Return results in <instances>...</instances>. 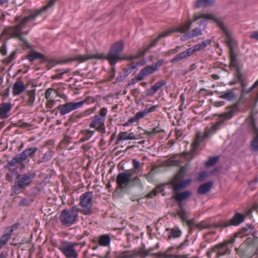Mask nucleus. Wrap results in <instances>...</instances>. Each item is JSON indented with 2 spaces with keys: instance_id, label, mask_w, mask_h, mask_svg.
<instances>
[{
  "instance_id": "11",
  "label": "nucleus",
  "mask_w": 258,
  "mask_h": 258,
  "mask_svg": "<svg viewBox=\"0 0 258 258\" xmlns=\"http://www.w3.org/2000/svg\"><path fill=\"white\" fill-rule=\"evenodd\" d=\"M93 192L88 191L83 194L80 197L79 205L82 209H80V212L86 215H90L93 213Z\"/></svg>"
},
{
  "instance_id": "34",
  "label": "nucleus",
  "mask_w": 258,
  "mask_h": 258,
  "mask_svg": "<svg viewBox=\"0 0 258 258\" xmlns=\"http://www.w3.org/2000/svg\"><path fill=\"white\" fill-rule=\"evenodd\" d=\"M34 201V199L32 197H25L23 198L18 203V206L19 207H28L31 205Z\"/></svg>"
},
{
  "instance_id": "27",
  "label": "nucleus",
  "mask_w": 258,
  "mask_h": 258,
  "mask_svg": "<svg viewBox=\"0 0 258 258\" xmlns=\"http://www.w3.org/2000/svg\"><path fill=\"white\" fill-rule=\"evenodd\" d=\"M54 152L51 150H48L46 152L42 157H40L36 161V163L37 164H40L42 163H46L50 160Z\"/></svg>"
},
{
  "instance_id": "37",
  "label": "nucleus",
  "mask_w": 258,
  "mask_h": 258,
  "mask_svg": "<svg viewBox=\"0 0 258 258\" xmlns=\"http://www.w3.org/2000/svg\"><path fill=\"white\" fill-rule=\"evenodd\" d=\"M163 185H157L154 189L151 190L147 196L148 198H152L154 196H156L158 192H162L164 191V188H163Z\"/></svg>"
},
{
  "instance_id": "58",
  "label": "nucleus",
  "mask_w": 258,
  "mask_h": 258,
  "mask_svg": "<svg viewBox=\"0 0 258 258\" xmlns=\"http://www.w3.org/2000/svg\"><path fill=\"white\" fill-rule=\"evenodd\" d=\"M184 222L186 223V225L188 226H194L196 228H197V223H195V219H190V220H188L187 219Z\"/></svg>"
},
{
  "instance_id": "48",
  "label": "nucleus",
  "mask_w": 258,
  "mask_h": 258,
  "mask_svg": "<svg viewBox=\"0 0 258 258\" xmlns=\"http://www.w3.org/2000/svg\"><path fill=\"white\" fill-rule=\"evenodd\" d=\"M160 131H161L159 129V127L157 126L153 128L151 131H146L144 134L151 137L153 135L159 134L160 132Z\"/></svg>"
},
{
  "instance_id": "16",
  "label": "nucleus",
  "mask_w": 258,
  "mask_h": 258,
  "mask_svg": "<svg viewBox=\"0 0 258 258\" xmlns=\"http://www.w3.org/2000/svg\"><path fill=\"white\" fill-rule=\"evenodd\" d=\"M82 106V103L70 102L63 104L59 105L56 108L59 110L61 116L69 113L71 111L77 109Z\"/></svg>"
},
{
  "instance_id": "52",
  "label": "nucleus",
  "mask_w": 258,
  "mask_h": 258,
  "mask_svg": "<svg viewBox=\"0 0 258 258\" xmlns=\"http://www.w3.org/2000/svg\"><path fill=\"white\" fill-rule=\"evenodd\" d=\"M70 72V69H68L66 70L65 71H63V72H62L61 73H58L57 74H55L54 75L52 76L51 78L53 80L57 79H61L62 77V75L63 74H68Z\"/></svg>"
},
{
  "instance_id": "46",
  "label": "nucleus",
  "mask_w": 258,
  "mask_h": 258,
  "mask_svg": "<svg viewBox=\"0 0 258 258\" xmlns=\"http://www.w3.org/2000/svg\"><path fill=\"white\" fill-rule=\"evenodd\" d=\"M16 54V51H13L8 57H6L5 59L3 60V63L5 65H8L10 63H11L12 61V60H13L15 59V56Z\"/></svg>"
},
{
  "instance_id": "26",
  "label": "nucleus",
  "mask_w": 258,
  "mask_h": 258,
  "mask_svg": "<svg viewBox=\"0 0 258 258\" xmlns=\"http://www.w3.org/2000/svg\"><path fill=\"white\" fill-rule=\"evenodd\" d=\"M192 54L191 52L190 51L189 48L186 49L185 51H183L180 53L177 54L175 57H174L171 60L170 62L173 63H175L180 60H183L190 56Z\"/></svg>"
},
{
  "instance_id": "54",
  "label": "nucleus",
  "mask_w": 258,
  "mask_h": 258,
  "mask_svg": "<svg viewBox=\"0 0 258 258\" xmlns=\"http://www.w3.org/2000/svg\"><path fill=\"white\" fill-rule=\"evenodd\" d=\"M96 101V99L92 97H87L85 99L82 100V101H79L78 102V103H82V105L84 104V103H87V104H90V103H94L95 102V101Z\"/></svg>"
},
{
  "instance_id": "20",
  "label": "nucleus",
  "mask_w": 258,
  "mask_h": 258,
  "mask_svg": "<svg viewBox=\"0 0 258 258\" xmlns=\"http://www.w3.org/2000/svg\"><path fill=\"white\" fill-rule=\"evenodd\" d=\"M12 109V104L10 103L3 102L0 104V118L6 119L9 117Z\"/></svg>"
},
{
  "instance_id": "63",
  "label": "nucleus",
  "mask_w": 258,
  "mask_h": 258,
  "mask_svg": "<svg viewBox=\"0 0 258 258\" xmlns=\"http://www.w3.org/2000/svg\"><path fill=\"white\" fill-rule=\"evenodd\" d=\"M206 176H207L206 172V171H203V172H201L200 174H199V175L198 176V179L199 181H202L206 178Z\"/></svg>"
},
{
  "instance_id": "42",
  "label": "nucleus",
  "mask_w": 258,
  "mask_h": 258,
  "mask_svg": "<svg viewBox=\"0 0 258 258\" xmlns=\"http://www.w3.org/2000/svg\"><path fill=\"white\" fill-rule=\"evenodd\" d=\"M219 157L218 156H215L213 157H211L209 159L208 161H206L205 163V165L207 167H211L214 165H215L217 162L219 161Z\"/></svg>"
},
{
  "instance_id": "33",
  "label": "nucleus",
  "mask_w": 258,
  "mask_h": 258,
  "mask_svg": "<svg viewBox=\"0 0 258 258\" xmlns=\"http://www.w3.org/2000/svg\"><path fill=\"white\" fill-rule=\"evenodd\" d=\"M27 95L28 97L27 104L29 106H33L35 100V90H28L26 92Z\"/></svg>"
},
{
  "instance_id": "23",
  "label": "nucleus",
  "mask_w": 258,
  "mask_h": 258,
  "mask_svg": "<svg viewBox=\"0 0 258 258\" xmlns=\"http://www.w3.org/2000/svg\"><path fill=\"white\" fill-rule=\"evenodd\" d=\"M213 185V182L212 181H210L201 184L198 188V194L201 195L206 194L211 190Z\"/></svg>"
},
{
  "instance_id": "44",
  "label": "nucleus",
  "mask_w": 258,
  "mask_h": 258,
  "mask_svg": "<svg viewBox=\"0 0 258 258\" xmlns=\"http://www.w3.org/2000/svg\"><path fill=\"white\" fill-rule=\"evenodd\" d=\"M215 223L213 225L206 224L204 221H202L199 223H197V228L200 230H202L204 229H208L211 227L215 228L214 227Z\"/></svg>"
},
{
  "instance_id": "38",
  "label": "nucleus",
  "mask_w": 258,
  "mask_h": 258,
  "mask_svg": "<svg viewBox=\"0 0 258 258\" xmlns=\"http://www.w3.org/2000/svg\"><path fill=\"white\" fill-rule=\"evenodd\" d=\"M84 137L80 140V142H84L88 141L94 134V131L86 130L82 132Z\"/></svg>"
},
{
  "instance_id": "17",
  "label": "nucleus",
  "mask_w": 258,
  "mask_h": 258,
  "mask_svg": "<svg viewBox=\"0 0 258 258\" xmlns=\"http://www.w3.org/2000/svg\"><path fill=\"white\" fill-rule=\"evenodd\" d=\"M180 181V180H176V179H173L170 181V184L172 187L174 194L180 192L181 190L187 187L191 183V179L188 178L181 182H179Z\"/></svg>"
},
{
  "instance_id": "7",
  "label": "nucleus",
  "mask_w": 258,
  "mask_h": 258,
  "mask_svg": "<svg viewBox=\"0 0 258 258\" xmlns=\"http://www.w3.org/2000/svg\"><path fill=\"white\" fill-rule=\"evenodd\" d=\"M115 181L120 189L140 186L142 184L141 179L138 176L132 178L131 170H126L124 172H119Z\"/></svg>"
},
{
  "instance_id": "47",
  "label": "nucleus",
  "mask_w": 258,
  "mask_h": 258,
  "mask_svg": "<svg viewBox=\"0 0 258 258\" xmlns=\"http://www.w3.org/2000/svg\"><path fill=\"white\" fill-rule=\"evenodd\" d=\"M72 139V138L66 136L61 141V142L59 144V146L60 148H64L66 147L71 142V140Z\"/></svg>"
},
{
  "instance_id": "53",
  "label": "nucleus",
  "mask_w": 258,
  "mask_h": 258,
  "mask_svg": "<svg viewBox=\"0 0 258 258\" xmlns=\"http://www.w3.org/2000/svg\"><path fill=\"white\" fill-rule=\"evenodd\" d=\"M7 42L4 41L3 42L2 45L0 47V53L3 55H6L7 53Z\"/></svg>"
},
{
  "instance_id": "36",
  "label": "nucleus",
  "mask_w": 258,
  "mask_h": 258,
  "mask_svg": "<svg viewBox=\"0 0 258 258\" xmlns=\"http://www.w3.org/2000/svg\"><path fill=\"white\" fill-rule=\"evenodd\" d=\"M110 242V238L108 235H103L99 238V244L100 245L106 246L109 244Z\"/></svg>"
},
{
  "instance_id": "30",
  "label": "nucleus",
  "mask_w": 258,
  "mask_h": 258,
  "mask_svg": "<svg viewBox=\"0 0 258 258\" xmlns=\"http://www.w3.org/2000/svg\"><path fill=\"white\" fill-rule=\"evenodd\" d=\"M215 0H197L195 4V7L199 8L210 7L214 5Z\"/></svg>"
},
{
  "instance_id": "13",
  "label": "nucleus",
  "mask_w": 258,
  "mask_h": 258,
  "mask_svg": "<svg viewBox=\"0 0 258 258\" xmlns=\"http://www.w3.org/2000/svg\"><path fill=\"white\" fill-rule=\"evenodd\" d=\"M107 113V109L105 107L102 108L100 111V115H95L90 122L89 126L91 128H95L101 133H106L104 122L106 115Z\"/></svg>"
},
{
  "instance_id": "40",
  "label": "nucleus",
  "mask_w": 258,
  "mask_h": 258,
  "mask_svg": "<svg viewBox=\"0 0 258 258\" xmlns=\"http://www.w3.org/2000/svg\"><path fill=\"white\" fill-rule=\"evenodd\" d=\"M137 68V65L135 64L133 62L128 65L127 68H124L122 70V73H123L127 77L132 72Z\"/></svg>"
},
{
  "instance_id": "51",
  "label": "nucleus",
  "mask_w": 258,
  "mask_h": 258,
  "mask_svg": "<svg viewBox=\"0 0 258 258\" xmlns=\"http://www.w3.org/2000/svg\"><path fill=\"white\" fill-rule=\"evenodd\" d=\"M202 34V33L201 29L199 28H196L192 30L191 33L189 35L190 38H192L200 35Z\"/></svg>"
},
{
  "instance_id": "50",
  "label": "nucleus",
  "mask_w": 258,
  "mask_h": 258,
  "mask_svg": "<svg viewBox=\"0 0 258 258\" xmlns=\"http://www.w3.org/2000/svg\"><path fill=\"white\" fill-rule=\"evenodd\" d=\"M258 85V80L252 85V86L248 88H242L241 89V93L242 94H246L250 93L251 91H252Z\"/></svg>"
},
{
  "instance_id": "22",
  "label": "nucleus",
  "mask_w": 258,
  "mask_h": 258,
  "mask_svg": "<svg viewBox=\"0 0 258 258\" xmlns=\"http://www.w3.org/2000/svg\"><path fill=\"white\" fill-rule=\"evenodd\" d=\"M191 192L189 190H184L182 192L175 193L173 198L176 202H183L188 199L191 196Z\"/></svg>"
},
{
  "instance_id": "9",
  "label": "nucleus",
  "mask_w": 258,
  "mask_h": 258,
  "mask_svg": "<svg viewBox=\"0 0 258 258\" xmlns=\"http://www.w3.org/2000/svg\"><path fill=\"white\" fill-rule=\"evenodd\" d=\"M80 209L76 206H72L70 209L63 210L60 215L61 224L66 227H70L78 220V214Z\"/></svg>"
},
{
  "instance_id": "31",
  "label": "nucleus",
  "mask_w": 258,
  "mask_h": 258,
  "mask_svg": "<svg viewBox=\"0 0 258 258\" xmlns=\"http://www.w3.org/2000/svg\"><path fill=\"white\" fill-rule=\"evenodd\" d=\"M13 232V229H8L7 233L3 235L0 238V248L8 241Z\"/></svg>"
},
{
  "instance_id": "49",
  "label": "nucleus",
  "mask_w": 258,
  "mask_h": 258,
  "mask_svg": "<svg viewBox=\"0 0 258 258\" xmlns=\"http://www.w3.org/2000/svg\"><path fill=\"white\" fill-rule=\"evenodd\" d=\"M16 38H18L20 41H22V46L25 48H30L31 46L29 44L28 41L26 39H25L24 37H22V36L19 35L18 36L15 37Z\"/></svg>"
},
{
  "instance_id": "62",
  "label": "nucleus",
  "mask_w": 258,
  "mask_h": 258,
  "mask_svg": "<svg viewBox=\"0 0 258 258\" xmlns=\"http://www.w3.org/2000/svg\"><path fill=\"white\" fill-rule=\"evenodd\" d=\"M53 91V89L52 88H48L46 90L45 93V98L48 100L50 99V95L52 93V92Z\"/></svg>"
},
{
  "instance_id": "60",
  "label": "nucleus",
  "mask_w": 258,
  "mask_h": 258,
  "mask_svg": "<svg viewBox=\"0 0 258 258\" xmlns=\"http://www.w3.org/2000/svg\"><path fill=\"white\" fill-rule=\"evenodd\" d=\"M146 77L143 71L141 70L139 73L137 75V76L135 78L136 81H142L144 79V78Z\"/></svg>"
},
{
  "instance_id": "39",
  "label": "nucleus",
  "mask_w": 258,
  "mask_h": 258,
  "mask_svg": "<svg viewBox=\"0 0 258 258\" xmlns=\"http://www.w3.org/2000/svg\"><path fill=\"white\" fill-rule=\"evenodd\" d=\"M141 70L143 71V73H144L145 75L146 76V77H147L149 75L153 74L154 72H155L156 71V68H154L153 64H152L147 66L143 68Z\"/></svg>"
},
{
  "instance_id": "3",
  "label": "nucleus",
  "mask_w": 258,
  "mask_h": 258,
  "mask_svg": "<svg viewBox=\"0 0 258 258\" xmlns=\"http://www.w3.org/2000/svg\"><path fill=\"white\" fill-rule=\"evenodd\" d=\"M37 150L38 148L36 147L27 148L21 153L17 154L11 160H8L4 166L5 169L9 170V172L5 175L6 180L11 183L14 180V172H17L19 166L20 169H24L26 168L24 161L27 160L28 157H32Z\"/></svg>"
},
{
  "instance_id": "25",
  "label": "nucleus",
  "mask_w": 258,
  "mask_h": 258,
  "mask_svg": "<svg viewBox=\"0 0 258 258\" xmlns=\"http://www.w3.org/2000/svg\"><path fill=\"white\" fill-rule=\"evenodd\" d=\"M249 128L254 134L258 133V128L255 125V121L253 114V111L251 110L249 115L246 119Z\"/></svg>"
},
{
  "instance_id": "61",
  "label": "nucleus",
  "mask_w": 258,
  "mask_h": 258,
  "mask_svg": "<svg viewBox=\"0 0 258 258\" xmlns=\"http://www.w3.org/2000/svg\"><path fill=\"white\" fill-rule=\"evenodd\" d=\"M157 108V105H153L149 108L146 107V108L145 109V110L147 112V114H148L149 113H151V112L155 111L156 110Z\"/></svg>"
},
{
  "instance_id": "15",
  "label": "nucleus",
  "mask_w": 258,
  "mask_h": 258,
  "mask_svg": "<svg viewBox=\"0 0 258 258\" xmlns=\"http://www.w3.org/2000/svg\"><path fill=\"white\" fill-rule=\"evenodd\" d=\"M78 245L76 242L66 241L59 246V249L67 258H77L78 253L75 249Z\"/></svg>"
},
{
  "instance_id": "43",
  "label": "nucleus",
  "mask_w": 258,
  "mask_h": 258,
  "mask_svg": "<svg viewBox=\"0 0 258 258\" xmlns=\"http://www.w3.org/2000/svg\"><path fill=\"white\" fill-rule=\"evenodd\" d=\"M181 232L178 229L173 228L171 230L168 235V239L171 238H177L181 236Z\"/></svg>"
},
{
  "instance_id": "32",
  "label": "nucleus",
  "mask_w": 258,
  "mask_h": 258,
  "mask_svg": "<svg viewBox=\"0 0 258 258\" xmlns=\"http://www.w3.org/2000/svg\"><path fill=\"white\" fill-rule=\"evenodd\" d=\"M188 165V164H186L185 165L180 167L179 171L176 173L174 179H176V180H181L186 173Z\"/></svg>"
},
{
  "instance_id": "21",
  "label": "nucleus",
  "mask_w": 258,
  "mask_h": 258,
  "mask_svg": "<svg viewBox=\"0 0 258 258\" xmlns=\"http://www.w3.org/2000/svg\"><path fill=\"white\" fill-rule=\"evenodd\" d=\"M25 86L20 78L13 86V94L14 96H18L22 94L25 90Z\"/></svg>"
},
{
  "instance_id": "57",
  "label": "nucleus",
  "mask_w": 258,
  "mask_h": 258,
  "mask_svg": "<svg viewBox=\"0 0 258 258\" xmlns=\"http://www.w3.org/2000/svg\"><path fill=\"white\" fill-rule=\"evenodd\" d=\"M147 115V112L145 111L144 109V110L137 112L135 115V117L137 118L138 120H139L141 118H143Z\"/></svg>"
},
{
  "instance_id": "4",
  "label": "nucleus",
  "mask_w": 258,
  "mask_h": 258,
  "mask_svg": "<svg viewBox=\"0 0 258 258\" xmlns=\"http://www.w3.org/2000/svg\"><path fill=\"white\" fill-rule=\"evenodd\" d=\"M46 10L43 7L38 10L31 11L26 17H16L14 19V26L5 28L4 33L14 37L20 35L21 30L26 27L29 22L34 20L37 17L41 15Z\"/></svg>"
},
{
  "instance_id": "55",
  "label": "nucleus",
  "mask_w": 258,
  "mask_h": 258,
  "mask_svg": "<svg viewBox=\"0 0 258 258\" xmlns=\"http://www.w3.org/2000/svg\"><path fill=\"white\" fill-rule=\"evenodd\" d=\"M198 258L197 256H193L191 257H188L186 255H168L165 253L164 256V258Z\"/></svg>"
},
{
  "instance_id": "12",
  "label": "nucleus",
  "mask_w": 258,
  "mask_h": 258,
  "mask_svg": "<svg viewBox=\"0 0 258 258\" xmlns=\"http://www.w3.org/2000/svg\"><path fill=\"white\" fill-rule=\"evenodd\" d=\"M233 242V240L224 241L222 243L216 244L207 251V256L211 257L213 253H216V258H220L222 256L229 254L231 253V249L228 245Z\"/></svg>"
},
{
  "instance_id": "35",
  "label": "nucleus",
  "mask_w": 258,
  "mask_h": 258,
  "mask_svg": "<svg viewBox=\"0 0 258 258\" xmlns=\"http://www.w3.org/2000/svg\"><path fill=\"white\" fill-rule=\"evenodd\" d=\"M254 228V225L252 224H246L240 229V233L242 235H248L252 233Z\"/></svg>"
},
{
  "instance_id": "14",
  "label": "nucleus",
  "mask_w": 258,
  "mask_h": 258,
  "mask_svg": "<svg viewBox=\"0 0 258 258\" xmlns=\"http://www.w3.org/2000/svg\"><path fill=\"white\" fill-rule=\"evenodd\" d=\"M245 217V215L236 212L230 220L218 222L215 223L214 227L223 228L231 226H237L244 221Z\"/></svg>"
},
{
  "instance_id": "5",
  "label": "nucleus",
  "mask_w": 258,
  "mask_h": 258,
  "mask_svg": "<svg viewBox=\"0 0 258 258\" xmlns=\"http://www.w3.org/2000/svg\"><path fill=\"white\" fill-rule=\"evenodd\" d=\"M16 176L14 179V184L11 187V196L18 195L26 190L27 187H30L33 182L36 174L33 171H27L24 173L14 172Z\"/></svg>"
},
{
  "instance_id": "1",
  "label": "nucleus",
  "mask_w": 258,
  "mask_h": 258,
  "mask_svg": "<svg viewBox=\"0 0 258 258\" xmlns=\"http://www.w3.org/2000/svg\"><path fill=\"white\" fill-rule=\"evenodd\" d=\"M123 41L120 40L114 43L112 45L106 55L98 53L87 54L86 55H78L72 59H64L62 60L51 59L50 60V62L54 64H58L65 63L74 60H77L80 62H83L88 60L94 58L106 59L108 60L109 64L112 66L111 69L108 74V81H111L115 77V65L118 61L125 59L133 60L137 58L138 57V56H130L128 57L122 56L121 54L123 51Z\"/></svg>"
},
{
  "instance_id": "45",
  "label": "nucleus",
  "mask_w": 258,
  "mask_h": 258,
  "mask_svg": "<svg viewBox=\"0 0 258 258\" xmlns=\"http://www.w3.org/2000/svg\"><path fill=\"white\" fill-rule=\"evenodd\" d=\"M255 134L256 135L251 141V147L254 151H258V133Z\"/></svg>"
},
{
  "instance_id": "24",
  "label": "nucleus",
  "mask_w": 258,
  "mask_h": 258,
  "mask_svg": "<svg viewBox=\"0 0 258 258\" xmlns=\"http://www.w3.org/2000/svg\"><path fill=\"white\" fill-rule=\"evenodd\" d=\"M212 40L211 39H208L206 41H203L202 42L197 44L194 45L192 47L189 48L191 54L197 51H199L205 48H206L208 45L211 44Z\"/></svg>"
},
{
  "instance_id": "59",
  "label": "nucleus",
  "mask_w": 258,
  "mask_h": 258,
  "mask_svg": "<svg viewBox=\"0 0 258 258\" xmlns=\"http://www.w3.org/2000/svg\"><path fill=\"white\" fill-rule=\"evenodd\" d=\"M126 75L123 73H120L119 76L117 77L116 79V82H115V83L116 82H122L126 78Z\"/></svg>"
},
{
  "instance_id": "29",
  "label": "nucleus",
  "mask_w": 258,
  "mask_h": 258,
  "mask_svg": "<svg viewBox=\"0 0 258 258\" xmlns=\"http://www.w3.org/2000/svg\"><path fill=\"white\" fill-rule=\"evenodd\" d=\"M26 58L31 62L37 59L46 60L45 56L42 53L33 50L26 56Z\"/></svg>"
},
{
  "instance_id": "2",
  "label": "nucleus",
  "mask_w": 258,
  "mask_h": 258,
  "mask_svg": "<svg viewBox=\"0 0 258 258\" xmlns=\"http://www.w3.org/2000/svg\"><path fill=\"white\" fill-rule=\"evenodd\" d=\"M244 94L241 93V95L238 100L233 105L229 107V110L223 114L221 117L222 118L210 128L206 126L205 128L204 134L200 131H197L195 137V140L191 144L190 154L194 156L196 151L201 144L204 142L210 135L215 133L219 130L220 126L226 120L230 119L238 111V108L240 104H243L246 102V99L244 97Z\"/></svg>"
},
{
  "instance_id": "10",
  "label": "nucleus",
  "mask_w": 258,
  "mask_h": 258,
  "mask_svg": "<svg viewBox=\"0 0 258 258\" xmlns=\"http://www.w3.org/2000/svg\"><path fill=\"white\" fill-rule=\"evenodd\" d=\"M254 240L247 238L239 246L235 248L237 254L241 258H250L258 248L254 245Z\"/></svg>"
},
{
  "instance_id": "64",
  "label": "nucleus",
  "mask_w": 258,
  "mask_h": 258,
  "mask_svg": "<svg viewBox=\"0 0 258 258\" xmlns=\"http://www.w3.org/2000/svg\"><path fill=\"white\" fill-rule=\"evenodd\" d=\"M55 103V101L52 99H48L46 106L48 108H52Z\"/></svg>"
},
{
  "instance_id": "8",
  "label": "nucleus",
  "mask_w": 258,
  "mask_h": 258,
  "mask_svg": "<svg viewBox=\"0 0 258 258\" xmlns=\"http://www.w3.org/2000/svg\"><path fill=\"white\" fill-rule=\"evenodd\" d=\"M225 42L229 48V53L230 60V67H233L236 69L235 77L239 81H242L243 79V75L241 72V70L239 67L238 63L237 55L234 52L233 44L234 42L231 34L229 32H226Z\"/></svg>"
},
{
  "instance_id": "28",
  "label": "nucleus",
  "mask_w": 258,
  "mask_h": 258,
  "mask_svg": "<svg viewBox=\"0 0 258 258\" xmlns=\"http://www.w3.org/2000/svg\"><path fill=\"white\" fill-rule=\"evenodd\" d=\"M219 97L228 101H233L236 99V95L233 90H228L226 92H222Z\"/></svg>"
},
{
  "instance_id": "56",
  "label": "nucleus",
  "mask_w": 258,
  "mask_h": 258,
  "mask_svg": "<svg viewBox=\"0 0 258 258\" xmlns=\"http://www.w3.org/2000/svg\"><path fill=\"white\" fill-rule=\"evenodd\" d=\"M177 215L180 217L183 222H185L187 218L185 217L186 211L185 210H179Z\"/></svg>"
},
{
  "instance_id": "6",
  "label": "nucleus",
  "mask_w": 258,
  "mask_h": 258,
  "mask_svg": "<svg viewBox=\"0 0 258 258\" xmlns=\"http://www.w3.org/2000/svg\"><path fill=\"white\" fill-rule=\"evenodd\" d=\"M200 19H205L206 20H213L217 24L218 26L224 32L225 35H226V32H229L226 27L225 26L223 23L218 18H216L211 14L200 13L198 14H195L194 15L193 19L191 21L183 25L178 26L174 30H171L172 31L171 33L174 32H179L181 33H184L190 29L192 23L197 21Z\"/></svg>"
},
{
  "instance_id": "18",
  "label": "nucleus",
  "mask_w": 258,
  "mask_h": 258,
  "mask_svg": "<svg viewBox=\"0 0 258 258\" xmlns=\"http://www.w3.org/2000/svg\"><path fill=\"white\" fill-rule=\"evenodd\" d=\"M172 32V31H166L161 33L156 38L153 40L150 44L144 48L143 52H142L140 54L135 55V56H138L137 58H139L140 56L144 55L152 47L155 46L160 39L168 36Z\"/></svg>"
},
{
  "instance_id": "19",
  "label": "nucleus",
  "mask_w": 258,
  "mask_h": 258,
  "mask_svg": "<svg viewBox=\"0 0 258 258\" xmlns=\"http://www.w3.org/2000/svg\"><path fill=\"white\" fill-rule=\"evenodd\" d=\"M167 84V82L164 80H161L157 82L153 86L146 90L147 96H153L154 94Z\"/></svg>"
},
{
  "instance_id": "41",
  "label": "nucleus",
  "mask_w": 258,
  "mask_h": 258,
  "mask_svg": "<svg viewBox=\"0 0 258 258\" xmlns=\"http://www.w3.org/2000/svg\"><path fill=\"white\" fill-rule=\"evenodd\" d=\"M128 133L127 132H120L117 136L115 144L117 145L119 144V142L122 140H128Z\"/></svg>"
}]
</instances>
